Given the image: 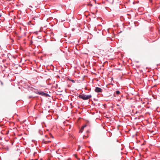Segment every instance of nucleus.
<instances>
[{
	"label": "nucleus",
	"instance_id": "obj_1",
	"mask_svg": "<svg viewBox=\"0 0 160 160\" xmlns=\"http://www.w3.org/2000/svg\"><path fill=\"white\" fill-rule=\"evenodd\" d=\"M78 97L83 100H86L91 98L92 96L91 95H86L84 94L81 93L79 95Z\"/></svg>",
	"mask_w": 160,
	"mask_h": 160
},
{
	"label": "nucleus",
	"instance_id": "obj_2",
	"mask_svg": "<svg viewBox=\"0 0 160 160\" xmlns=\"http://www.w3.org/2000/svg\"><path fill=\"white\" fill-rule=\"evenodd\" d=\"M35 93L37 94H39L40 95H41L42 96L46 97H48L49 96V95L48 94V93L44 92H43L42 91H36L35 92Z\"/></svg>",
	"mask_w": 160,
	"mask_h": 160
},
{
	"label": "nucleus",
	"instance_id": "obj_3",
	"mask_svg": "<svg viewBox=\"0 0 160 160\" xmlns=\"http://www.w3.org/2000/svg\"><path fill=\"white\" fill-rule=\"evenodd\" d=\"M95 91L97 92H101L102 91V90L100 88L96 87L95 88Z\"/></svg>",
	"mask_w": 160,
	"mask_h": 160
},
{
	"label": "nucleus",
	"instance_id": "obj_4",
	"mask_svg": "<svg viewBox=\"0 0 160 160\" xmlns=\"http://www.w3.org/2000/svg\"><path fill=\"white\" fill-rule=\"evenodd\" d=\"M39 132L40 133V134L41 135H42L43 134V132L42 131H41L40 130H39Z\"/></svg>",
	"mask_w": 160,
	"mask_h": 160
},
{
	"label": "nucleus",
	"instance_id": "obj_5",
	"mask_svg": "<svg viewBox=\"0 0 160 160\" xmlns=\"http://www.w3.org/2000/svg\"><path fill=\"white\" fill-rule=\"evenodd\" d=\"M116 93L117 94H119L120 93V92L118 90H117L116 91Z\"/></svg>",
	"mask_w": 160,
	"mask_h": 160
},
{
	"label": "nucleus",
	"instance_id": "obj_6",
	"mask_svg": "<svg viewBox=\"0 0 160 160\" xmlns=\"http://www.w3.org/2000/svg\"><path fill=\"white\" fill-rule=\"evenodd\" d=\"M86 127V125H84V126H82V127L81 128H82V129H84V128L85 127Z\"/></svg>",
	"mask_w": 160,
	"mask_h": 160
},
{
	"label": "nucleus",
	"instance_id": "obj_7",
	"mask_svg": "<svg viewBox=\"0 0 160 160\" xmlns=\"http://www.w3.org/2000/svg\"><path fill=\"white\" fill-rule=\"evenodd\" d=\"M83 130V129H82V128H81V129H80V130L79 131V132L81 133L82 132Z\"/></svg>",
	"mask_w": 160,
	"mask_h": 160
},
{
	"label": "nucleus",
	"instance_id": "obj_8",
	"mask_svg": "<svg viewBox=\"0 0 160 160\" xmlns=\"http://www.w3.org/2000/svg\"><path fill=\"white\" fill-rule=\"evenodd\" d=\"M71 81L73 82H75V81H74V80H72Z\"/></svg>",
	"mask_w": 160,
	"mask_h": 160
},
{
	"label": "nucleus",
	"instance_id": "obj_9",
	"mask_svg": "<svg viewBox=\"0 0 160 160\" xmlns=\"http://www.w3.org/2000/svg\"><path fill=\"white\" fill-rule=\"evenodd\" d=\"M80 147H79L78 150L80 149Z\"/></svg>",
	"mask_w": 160,
	"mask_h": 160
},
{
	"label": "nucleus",
	"instance_id": "obj_10",
	"mask_svg": "<svg viewBox=\"0 0 160 160\" xmlns=\"http://www.w3.org/2000/svg\"><path fill=\"white\" fill-rule=\"evenodd\" d=\"M149 1L150 2H152V0H149Z\"/></svg>",
	"mask_w": 160,
	"mask_h": 160
},
{
	"label": "nucleus",
	"instance_id": "obj_11",
	"mask_svg": "<svg viewBox=\"0 0 160 160\" xmlns=\"http://www.w3.org/2000/svg\"><path fill=\"white\" fill-rule=\"evenodd\" d=\"M1 16H2V15L0 14V17Z\"/></svg>",
	"mask_w": 160,
	"mask_h": 160
},
{
	"label": "nucleus",
	"instance_id": "obj_12",
	"mask_svg": "<svg viewBox=\"0 0 160 160\" xmlns=\"http://www.w3.org/2000/svg\"><path fill=\"white\" fill-rule=\"evenodd\" d=\"M90 6H92V4H90Z\"/></svg>",
	"mask_w": 160,
	"mask_h": 160
},
{
	"label": "nucleus",
	"instance_id": "obj_13",
	"mask_svg": "<svg viewBox=\"0 0 160 160\" xmlns=\"http://www.w3.org/2000/svg\"><path fill=\"white\" fill-rule=\"evenodd\" d=\"M29 7H31L32 8V7L30 6H29Z\"/></svg>",
	"mask_w": 160,
	"mask_h": 160
}]
</instances>
